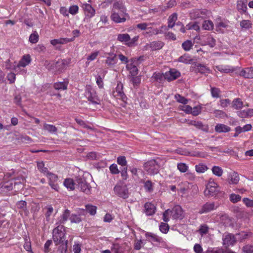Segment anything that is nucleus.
<instances>
[{
    "instance_id": "18",
    "label": "nucleus",
    "mask_w": 253,
    "mask_h": 253,
    "mask_svg": "<svg viewBox=\"0 0 253 253\" xmlns=\"http://www.w3.org/2000/svg\"><path fill=\"white\" fill-rule=\"evenodd\" d=\"M31 61V56L29 54L23 56L21 60L19 61L17 67H25L30 63Z\"/></svg>"
},
{
    "instance_id": "29",
    "label": "nucleus",
    "mask_w": 253,
    "mask_h": 253,
    "mask_svg": "<svg viewBox=\"0 0 253 253\" xmlns=\"http://www.w3.org/2000/svg\"><path fill=\"white\" fill-rule=\"evenodd\" d=\"M177 19V14L176 13H173L169 16L168 19V26L169 28H172L175 25V22Z\"/></svg>"
},
{
    "instance_id": "21",
    "label": "nucleus",
    "mask_w": 253,
    "mask_h": 253,
    "mask_svg": "<svg viewBox=\"0 0 253 253\" xmlns=\"http://www.w3.org/2000/svg\"><path fill=\"white\" fill-rule=\"evenodd\" d=\"M155 207L150 203H146L144 205V211L147 215H152L155 213Z\"/></svg>"
},
{
    "instance_id": "9",
    "label": "nucleus",
    "mask_w": 253,
    "mask_h": 253,
    "mask_svg": "<svg viewBox=\"0 0 253 253\" xmlns=\"http://www.w3.org/2000/svg\"><path fill=\"white\" fill-rule=\"evenodd\" d=\"M113 95L118 99L125 102L127 98L123 91V84L121 83L118 84L116 90L112 92Z\"/></svg>"
},
{
    "instance_id": "13",
    "label": "nucleus",
    "mask_w": 253,
    "mask_h": 253,
    "mask_svg": "<svg viewBox=\"0 0 253 253\" xmlns=\"http://www.w3.org/2000/svg\"><path fill=\"white\" fill-rule=\"evenodd\" d=\"M170 213L173 219H178L182 217L183 211L180 206L176 205L171 210H170Z\"/></svg>"
},
{
    "instance_id": "34",
    "label": "nucleus",
    "mask_w": 253,
    "mask_h": 253,
    "mask_svg": "<svg viewBox=\"0 0 253 253\" xmlns=\"http://www.w3.org/2000/svg\"><path fill=\"white\" fill-rule=\"evenodd\" d=\"M232 107L237 110L240 109L243 106V102L239 98L234 99L232 103Z\"/></svg>"
},
{
    "instance_id": "47",
    "label": "nucleus",
    "mask_w": 253,
    "mask_h": 253,
    "mask_svg": "<svg viewBox=\"0 0 253 253\" xmlns=\"http://www.w3.org/2000/svg\"><path fill=\"white\" fill-rule=\"evenodd\" d=\"M212 171L214 175L217 176H221L223 173L222 169L218 166H213L212 168Z\"/></svg>"
},
{
    "instance_id": "58",
    "label": "nucleus",
    "mask_w": 253,
    "mask_h": 253,
    "mask_svg": "<svg viewBox=\"0 0 253 253\" xmlns=\"http://www.w3.org/2000/svg\"><path fill=\"white\" fill-rule=\"evenodd\" d=\"M138 36H135L132 39L130 38V40L129 41V42L126 43V45L128 47H132L134 45H135L136 42L138 40Z\"/></svg>"
},
{
    "instance_id": "56",
    "label": "nucleus",
    "mask_w": 253,
    "mask_h": 253,
    "mask_svg": "<svg viewBox=\"0 0 253 253\" xmlns=\"http://www.w3.org/2000/svg\"><path fill=\"white\" fill-rule=\"evenodd\" d=\"M188 167L185 163H180L177 164V169L181 172H185Z\"/></svg>"
},
{
    "instance_id": "16",
    "label": "nucleus",
    "mask_w": 253,
    "mask_h": 253,
    "mask_svg": "<svg viewBox=\"0 0 253 253\" xmlns=\"http://www.w3.org/2000/svg\"><path fill=\"white\" fill-rule=\"evenodd\" d=\"M145 236L148 241L152 243L156 242L157 243H160L163 242V239L161 237H159L157 235L152 233L146 232L145 233Z\"/></svg>"
},
{
    "instance_id": "22",
    "label": "nucleus",
    "mask_w": 253,
    "mask_h": 253,
    "mask_svg": "<svg viewBox=\"0 0 253 253\" xmlns=\"http://www.w3.org/2000/svg\"><path fill=\"white\" fill-rule=\"evenodd\" d=\"M230 130V127L224 124H218L215 126V131L218 133L227 132Z\"/></svg>"
},
{
    "instance_id": "11",
    "label": "nucleus",
    "mask_w": 253,
    "mask_h": 253,
    "mask_svg": "<svg viewBox=\"0 0 253 253\" xmlns=\"http://www.w3.org/2000/svg\"><path fill=\"white\" fill-rule=\"evenodd\" d=\"M106 55L108 56L106 57L105 64L109 68L113 67L118 62L116 54L110 52L106 53Z\"/></svg>"
},
{
    "instance_id": "3",
    "label": "nucleus",
    "mask_w": 253,
    "mask_h": 253,
    "mask_svg": "<svg viewBox=\"0 0 253 253\" xmlns=\"http://www.w3.org/2000/svg\"><path fill=\"white\" fill-rule=\"evenodd\" d=\"M219 191L220 189L217 183L212 178H210L204 191L205 195L208 197L216 196Z\"/></svg>"
},
{
    "instance_id": "24",
    "label": "nucleus",
    "mask_w": 253,
    "mask_h": 253,
    "mask_svg": "<svg viewBox=\"0 0 253 253\" xmlns=\"http://www.w3.org/2000/svg\"><path fill=\"white\" fill-rule=\"evenodd\" d=\"M70 215V211L69 210H66L64 211L62 214L59 218L58 223L60 225L64 224L68 219Z\"/></svg>"
},
{
    "instance_id": "8",
    "label": "nucleus",
    "mask_w": 253,
    "mask_h": 253,
    "mask_svg": "<svg viewBox=\"0 0 253 253\" xmlns=\"http://www.w3.org/2000/svg\"><path fill=\"white\" fill-rule=\"evenodd\" d=\"M223 244L226 247L234 245L237 241L235 235L231 233H225L222 237Z\"/></svg>"
},
{
    "instance_id": "45",
    "label": "nucleus",
    "mask_w": 253,
    "mask_h": 253,
    "mask_svg": "<svg viewBox=\"0 0 253 253\" xmlns=\"http://www.w3.org/2000/svg\"><path fill=\"white\" fill-rule=\"evenodd\" d=\"M174 98L178 102L183 104L185 105L188 103V100L179 94H176L174 96Z\"/></svg>"
},
{
    "instance_id": "50",
    "label": "nucleus",
    "mask_w": 253,
    "mask_h": 253,
    "mask_svg": "<svg viewBox=\"0 0 253 253\" xmlns=\"http://www.w3.org/2000/svg\"><path fill=\"white\" fill-rule=\"evenodd\" d=\"M18 209H21L24 211H27V203L25 201H20L16 204Z\"/></svg>"
},
{
    "instance_id": "52",
    "label": "nucleus",
    "mask_w": 253,
    "mask_h": 253,
    "mask_svg": "<svg viewBox=\"0 0 253 253\" xmlns=\"http://www.w3.org/2000/svg\"><path fill=\"white\" fill-rule=\"evenodd\" d=\"M70 220L72 223H78L80 222L82 220L81 218L79 215L75 214H72L70 217Z\"/></svg>"
},
{
    "instance_id": "1",
    "label": "nucleus",
    "mask_w": 253,
    "mask_h": 253,
    "mask_svg": "<svg viewBox=\"0 0 253 253\" xmlns=\"http://www.w3.org/2000/svg\"><path fill=\"white\" fill-rule=\"evenodd\" d=\"M65 227L62 225H59L53 229L52 238L56 245H59L66 240L65 238Z\"/></svg>"
},
{
    "instance_id": "30",
    "label": "nucleus",
    "mask_w": 253,
    "mask_h": 253,
    "mask_svg": "<svg viewBox=\"0 0 253 253\" xmlns=\"http://www.w3.org/2000/svg\"><path fill=\"white\" fill-rule=\"evenodd\" d=\"M252 236L251 232H246L244 231L241 232L238 234H236L235 236L237 238V240H243L251 237Z\"/></svg>"
},
{
    "instance_id": "40",
    "label": "nucleus",
    "mask_w": 253,
    "mask_h": 253,
    "mask_svg": "<svg viewBox=\"0 0 253 253\" xmlns=\"http://www.w3.org/2000/svg\"><path fill=\"white\" fill-rule=\"evenodd\" d=\"M240 26L243 29H249L252 27V23L251 21L243 20L240 22Z\"/></svg>"
},
{
    "instance_id": "55",
    "label": "nucleus",
    "mask_w": 253,
    "mask_h": 253,
    "mask_svg": "<svg viewBox=\"0 0 253 253\" xmlns=\"http://www.w3.org/2000/svg\"><path fill=\"white\" fill-rule=\"evenodd\" d=\"M152 23H141L136 25V27L141 30L149 29V26L152 25Z\"/></svg>"
},
{
    "instance_id": "41",
    "label": "nucleus",
    "mask_w": 253,
    "mask_h": 253,
    "mask_svg": "<svg viewBox=\"0 0 253 253\" xmlns=\"http://www.w3.org/2000/svg\"><path fill=\"white\" fill-rule=\"evenodd\" d=\"M193 44L191 41L187 40L183 42L182 44V47L185 51H189L192 47Z\"/></svg>"
},
{
    "instance_id": "17",
    "label": "nucleus",
    "mask_w": 253,
    "mask_h": 253,
    "mask_svg": "<svg viewBox=\"0 0 253 253\" xmlns=\"http://www.w3.org/2000/svg\"><path fill=\"white\" fill-rule=\"evenodd\" d=\"M82 7L86 16L90 18L94 15L95 11L90 4L84 3Z\"/></svg>"
},
{
    "instance_id": "36",
    "label": "nucleus",
    "mask_w": 253,
    "mask_h": 253,
    "mask_svg": "<svg viewBox=\"0 0 253 253\" xmlns=\"http://www.w3.org/2000/svg\"><path fill=\"white\" fill-rule=\"evenodd\" d=\"M117 40L121 42H125L126 43L129 42L130 36L128 34H120L118 35Z\"/></svg>"
},
{
    "instance_id": "38",
    "label": "nucleus",
    "mask_w": 253,
    "mask_h": 253,
    "mask_svg": "<svg viewBox=\"0 0 253 253\" xmlns=\"http://www.w3.org/2000/svg\"><path fill=\"white\" fill-rule=\"evenodd\" d=\"M154 183L150 180H147L144 183V187L146 192L151 193L153 191Z\"/></svg>"
},
{
    "instance_id": "59",
    "label": "nucleus",
    "mask_w": 253,
    "mask_h": 253,
    "mask_svg": "<svg viewBox=\"0 0 253 253\" xmlns=\"http://www.w3.org/2000/svg\"><path fill=\"white\" fill-rule=\"evenodd\" d=\"M159 227L160 231L163 233H167L169 230V226L166 223L162 222Z\"/></svg>"
},
{
    "instance_id": "7",
    "label": "nucleus",
    "mask_w": 253,
    "mask_h": 253,
    "mask_svg": "<svg viewBox=\"0 0 253 253\" xmlns=\"http://www.w3.org/2000/svg\"><path fill=\"white\" fill-rule=\"evenodd\" d=\"M70 63V59H60L55 62V74H59L64 71Z\"/></svg>"
},
{
    "instance_id": "62",
    "label": "nucleus",
    "mask_w": 253,
    "mask_h": 253,
    "mask_svg": "<svg viewBox=\"0 0 253 253\" xmlns=\"http://www.w3.org/2000/svg\"><path fill=\"white\" fill-rule=\"evenodd\" d=\"M209 227L206 224L201 225L199 229V233L201 235H203L206 234L208 232Z\"/></svg>"
},
{
    "instance_id": "20",
    "label": "nucleus",
    "mask_w": 253,
    "mask_h": 253,
    "mask_svg": "<svg viewBox=\"0 0 253 253\" xmlns=\"http://www.w3.org/2000/svg\"><path fill=\"white\" fill-rule=\"evenodd\" d=\"M195 71L196 72H199L201 74H207L210 73L211 70L209 68L207 67L205 65L198 63L196 64V66L195 67Z\"/></svg>"
},
{
    "instance_id": "49",
    "label": "nucleus",
    "mask_w": 253,
    "mask_h": 253,
    "mask_svg": "<svg viewBox=\"0 0 253 253\" xmlns=\"http://www.w3.org/2000/svg\"><path fill=\"white\" fill-rule=\"evenodd\" d=\"M55 62L54 61L50 62L46 60L44 63V66L49 71L55 70Z\"/></svg>"
},
{
    "instance_id": "5",
    "label": "nucleus",
    "mask_w": 253,
    "mask_h": 253,
    "mask_svg": "<svg viewBox=\"0 0 253 253\" xmlns=\"http://www.w3.org/2000/svg\"><path fill=\"white\" fill-rule=\"evenodd\" d=\"M114 191L116 195L123 199L128 197V190L126 185L122 182H118L114 188Z\"/></svg>"
},
{
    "instance_id": "37",
    "label": "nucleus",
    "mask_w": 253,
    "mask_h": 253,
    "mask_svg": "<svg viewBox=\"0 0 253 253\" xmlns=\"http://www.w3.org/2000/svg\"><path fill=\"white\" fill-rule=\"evenodd\" d=\"M85 210L91 215H94L96 213L97 207L92 205L87 204L85 206Z\"/></svg>"
},
{
    "instance_id": "43",
    "label": "nucleus",
    "mask_w": 253,
    "mask_h": 253,
    "mask_svg": "<svg viewBox=\"0 0 253 253\" xmlns=\"http://www.w3.org/2000/svg\"><path fill=\"white\" fill-rule=\"evenodd\" d=\"M68 249V240H66L64 242L60 244L58 248V251L60 253H67Z\"/></svg>"
},
{
    "instance_id": "25",
    "label": "nucleus",
    "mask_w": 253,
    "mask_h": 253,
    "mask_svg": "<svg viewBox=\"0 0 253 253\" xmlns=\"http://www.w3.org/2000/svg\"><path fill=\"white\" fill-rule=\"evenodd\" d=\"M111 18V19L116 23L124 22L126 20V18L124 16L121 17L119 14L115 11L112 14Z\"/></svg>"
},
{
    "instance_id": "12",
    "label": "nucleus",
    "mask_w": 253,
    "mask_h": 253,
    "mask_svg": "<svg viewBox=\"0 0 253 253\" xmlns=\"http://www.w3.org/2000/svg\"><path fill=\"white\" fill-rule=\"evenodd\" d=\"M217 207L218 206H215L214 202H207L202 206L199 213L200 214L207 213L216 209Z\"/></svg>"
},
{
    "instance_id": "46",
    "label": "nucleus",
    "mask_w": 253,
    "mask_h": 253,
    "mask_svg": "<svg viewBox=\"0 0 253 253\" xmlns=\"http://www.w3.org/2000/svg\"><path fill=\"white\" fill-rule=\"evenodd\" d=\"M195 169L196 171L199 173L204 172L208 169L207 167L203 164H200L199 165H196Z\"/></svg>"
},
{
    "instance_id": "31",
    "label": "nucleus",
    "mask_w": 253,
    "mask_h": 253,
    "mask_svg": "<svg viewBox=\"0 0 253 253\" xmlns=\"http://www.w3.org/2000/svg\"><path fill=\"white\" fill-rule=\"evenodd\" d=\"M192 125L196 127L197 128L202 129L204 131L208 132L209 130L208 126L204 125L200 121H194L193 123H192Z\"/></svg>"
},
{
    "instance_id": "54",
    "label": "nucleus",
    "mask_w": 253,
    "mask_h": 253,
    "mask_svg": "<svg viewBox=\"0 0 253 253\" xmlns=\"http://www.w3.org/2000/svg\"><path fill=\"white\" fill-rule=\"evenodd\" d=\"M241 199V197L239 195L231 194L230 196V200L233 203L240 201Z\"/></svg>"
},
{
    "instance_id": "6",
    "label": "nucleus",
    "mask_w": 253,
    "mask_h": 253,
    "mask_svg": "<svg viewBox=\"0 0 253 253\" xmlns=\"http://www.w3.org/2000/svg\"><path fill=\"white\" fill-rule=\"evenodd\" d=\"M76 181L77 185L81 191L86 194L90 193L91 187L87 184L84 177H77L76 178Z\"/></svg>"
},
{
    "instance_id": "60",
    "label": "nucleus",
    "mask_w": 253,
    "mask_h": 253,
    "mask_svg": "<svg viewBox=\"0 0 253 253\" xmlns=\"http://www.w3.org/2000/svg\"><path fill=\"white\" fill-rule=\"evenodd\" d=\"M47 211L45 213L46 219L47 221H49L50 219V216L53 212V209L51 206H48L46 207Z\"/></svg>"
},
{
    "instance_id": "53",
    "label": "nucleus",
    "mask_w": 253,
    "mask_h": 253,
    "mask_svg": "<svg viewBox=\"0 0 253 253\" xmlns=\"http://www.w3.org/2000/svg\"><path fill=\"white\" fill-rule=\"evenodd\" d=\"M213 113L215 117L217 118H224L227 117L226 114L224 112L221 110H215L214 111Z\"/></svg>"
},
{
    "instance_id": "64",
    "label": "nucleus",
    "mask_w": 253,
    "mask_h": 253,
    "mask_svg": "<svg viewBox=\"0 0 253 253\" xmlns=\"http://www.w3.org/2000/svg\"><path fill=\"white\" fill-rule=\"evenodd\" d=\"M243 251L245 253H253V245H247L243 247Z\"/></svg>"
},
{
    "instance_id": "48",
    "label": "nucleus",
    "mask_w": 253,
    "mask_h": 253,
    "mask_svg": "<svg viewBox=\"0 0 253 253\" xmlns=\"http://www.w3.org/2000/svg\"><path fill=\"white\" fill-rule=\"evenodd\" d=\"M202 27L205 30H210L212 29L213 24L211 21H205L203 24Z\"/></svg>"
},
{
    "instance_id": "35",
    "label": "nucleus",
    "mask_w": 253,
    "mask_h": 253,
    "mask_svg": "<svg viewBox=\"0 0 253 253\" xmlns=\"http://www.w3.org/2000/svg\"><path fill=\"white\" fill-rule=\"evenodd\" d=\"M113 8L115 9H116L119 10L123 14L127 15L126 13V9L122 3L118 1L115 2L113 5Z\"/></svg>"
},
{
    "instance_id": "23",
    "label": "nucleus",
    "mask_w": 253,
    "mask_h": 253,
    "mask_svg": "<svg viewBox=\"0 0 253 253\" xmlns=\"http://www.w3.org/2000/svg\"><path fill=\"white\" fill-rule=\"evenodd\" d=\"M72 41L73 40L69 38H60L51 40L50 43L53 45H56L58 44H65Z\"/></svg>"
},
{
    "instance_id": "19",
    "label": "nucleus",
    "mask_w": 253,
    "mask_h": 253,
    "mask_svg": "<svg viewBox=\"0 0 253 253\" xmlns=\"http://www.w3.org/2000/svg\"><path fill=\"white\" fill-rule=\"evenodd\" d=\"M69 84V82L68 80H64L63 82H59L55 83L53 84V87L56 90H66L67 88L68 84Z\"/></svg>"
},
{
    "instance_id": "61",
    "label": "nucleus",
    "mask_w": 253,
    "mask_h": 253,
    "mask_svg": "<svg viewBox=\"0 0 253 253\" xmlns=\"http://www.w3.org/2000/svg\"><path fill=\"white\" fill-rule=\"evenodd\" d=\"M24 249L28 252H31V242L29 238L26 237L25 238V243L24 245Z\"/></svg>"
},
{
    "instance_id": "2",
    "label": "nucleus",
    "mask_w": 253,
    "mask_h": 253,
    "mask_svg": "<svg viewBox=\"0 0 253 253\" xmlns=\"http://www.w3.org/2000/svg\"><path fill=\"white\" fill-rule=\"evenodd\" d=\"M143 167L148 174L154 175L159 173L160 166L156 160L152 159L145 163Z\"/></svg>"
},
{
    "instance_id": "51",
    "label": "nucleus",
    "mask_w": 253,
    "mask_h": 253,
    "mask_svg": "<svg viewBox=\"0 0 253 253\" xmlns=\"http://www.w3.org/2000/svg\"><path fill=\"white\" fill-rule=\"evenodd\" d=\"M39 35L37 32L32 34L29 37V41L33 43H35L38 42Z\"/></svg>"
},
{
    "instance_id": "26",
    "label": "nucleus",
    "mask_w": 253,
    "mask_h": 253,
    "mask_svg": "<svg viewBox=\"0 0 253 253\" xmlns=\"http://www.w3.org/2000/svg\"><path fill=\"white\" fill-rule=\"evenodd\" d=\"M17 183L14 180L11 179L8 181L5 182L2 186V188L7 191H10L13 189V187L15 188Z\"/></svg>"
},
{
    "instance_id": "44",
    "label": "nucleus",
    "mask_w": 253,
    "mask_h": 253,
    "mask_svg": "<svg viewBox=\"0 0 253 253\" xmlns=\"http://www.w3.org/2000/svg\"><path fill=\"white\" fill-rule=\"evenodd\" d=\"M37 167L38 169L44 174H46L48 171V169L44 167V164L43 162H38Z\"/></svg>"
},
{
    "instance_id": "28",
    "label": "nucleus",
    "mask_w": 253,
    "mask_h": 253,
    "mask_svg": "<svg viewBox=\"0 0 253 253\" xmlns=\"http://www.w3.org/2000/svg\"><path fill=\"white\" fill-rule=\"evenodd\" d=\"M164 45V43L161 41H154L150 43V48L153 50H159Z\"/></svg>"
},
{
    "instance_id": "39",
    "label": "nucleus",
    "mask_w": 253,
    "mask_h": 253,
    "mask_svg": "<svg viewBox=\"0 0 253 253\" xmlns=\"http://www.w3.org/2000/svg\"><path fill=\"white\" fill-rule=\"evenodd\" d=\"M126 68L129 70L132 76H135L137 75L138 70L136 66L132 64L128 65L126 66Z\"/></svg>"
},
{
    "instance_id": "10",
    "label": "nucleus",
    "mask_w": 253,
    "mask_h": 253,
    "mask_svg": "<svg viewBox=\"0 0 253 253\" xmlns=\"http://www.w3.org/2000/svg\"><path fill=\"white\" fill-rule=\"evenodd\" d=\"M164 78L168 81L174 80L180 76V73L175 69H170L169 72L165 73Z\"/></svg>"
},
{
    "instance_id": "42",
    "label": "nucleus",
    "mask_w": 253,
    "mask_h": 253,
    "mask_svg": "<svg viewBox=\"0 0 253 253\" xmlns=\"http://www.w3.org/2000/svg\"><path fill=\"white\" fill-rule=\"evenodd\" d=\"M229 183L230 184H237L239 181V176L237 173L234 172L231 175V178L229 179Z\"/></svg>"
},
{
    "instance_id": "63",
    "label": "nucleus",
    "mask_w": 253,
    "mask_h": 253,
    "mask_svg": "<svg viewBox=\"0 0 253 253\" xmlns=\"http://www.w3.org/2000/svg\"><path fill=\"white\" fill-rule=\"evenodd\" d=\"M82 244L78 242H75L73 246V250L74 253H80L81 251Z\"/></svg>"
},
{
    "instance_id": "33",
    "label": "nucleus",
    "mask_w": 253,
    "mask_h": 253,
    "mask_svg": "<svg viewBox=\"0 0 253 253\" xmlns=\"http://www.w3.org/2000/svg\"><path fill=\"white\" fill-rule=\"evenodd\" d=\"M111 249L113 253H124L123 247L118 243L113 244Z\"/></svg>"
},
{
    "instance_id": "15",
    "label": "nucleus",
    "mask_w": 253,
    "mask_h": 253,
    "mask_svg": "<svg viewBox=\"0 0 253 253\" xmlns=\"http://www.w3.org/2000/svg\"><path fill=\"white\" fill-rule=\"evenodd\" d=\"M239 75L245 79H253V67L242 69Z\"/></svg>"
},
{
    "instance_id": "32",
    "label": "nucleus",
    "mask_w": 253,
    "mask_h": 253,
    "mask_svg": "<svg viewBox=\"0 0 253 253\" xmlns=\"http://www.w3.org/2000/svg\"><path fill=\"white\" fill-rule=\"evenodd\" d=\"M43 129L50 133L55 134L57 131V128L55 126L47 124L43 125Z\"/></svg>"
},
{
    "instance_id": "57",
    "label": "nucleus",
    "mask_w": 253,
    "mask_h": 253,
    "mask_svg": "<svg viewBox=\"0 0 253 253\" xmlns=\"http://www.w3.org/2000/svg\"><path fill=\"white\" fill-rule=\"evenodd\" d=\"M117 163L123 167H126L127 162L125 156H120L117 158Z\"/></svg>"
},
{
    "instance_id": "27",
    "label": "nucleus",
    "mask_w": 253,
    "mask_h": 253,
    "mask_svg": "<svg viewBox=\"0 0 253 253\" xmlns=\"http://www.w3.org/2000/svg\"><path fill=\"white\" fill-rule=\"evenodd\" d=\"M64 185L68 189H70L71 190H73L75 189V185H77L76 180H73L71 178H66L64 182Z\"/></svg>"
},
{
    "instance_id": "14",
    "label": "nucleus",
    "mask_w": 253,
    "mask_h": 253,
    "mask_svg": "<svg viewBox=\"0 0 253 253\" xmlns=\"http://www.w3.org/2000/svg\"><path fill=\"white\" fill-rule=\"evenodd\" d=\"M248 0H237V9L241 13H246L247 10Z\"/></svg>"
},
{
    "instance_id": "4",
    "label": "nucleus",
    "mask_w": 253,
    "mask_h": 253,
    "mask_svg": "<svg viewBox=\"0 0 253 253\" xmlns=\"http://www.w3.org/2000/svg\"><path fill=\"white\" fill-rule=\"evenodd\" d=\"M85 96L90 103L93 104H100L101 100L97 95L95 90L88 85L86 86L85 92Z\"/></svg>"
}]
</instances>
